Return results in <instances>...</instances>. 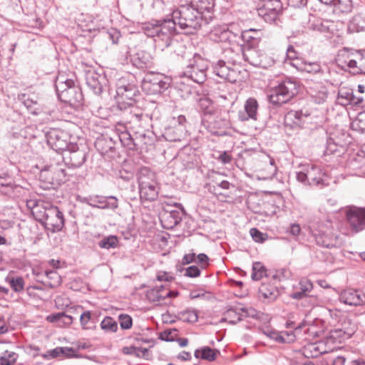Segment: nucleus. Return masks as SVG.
Segmentation results:
<instances>
[{"label": "nucleus", "instance_id": "obj_15", "mask_svg": "<svg viewBox=\"0 0 365 365\" xmlns=\"http://www.w3.org/2000/svg\"><path fill=\"white\" fill-rule=\"evenodd\" d=\"M116 93L122 100L132 101L138 95V90L135 85L129 83L125 78H121L116 83Z\"/></svg>", "mask_w": 365, "mask_h": 365}, {"label": "nucleus", "instance_id": "obj_43", "mask_svg": "<svg viewBox=\"0 0 365 365\" xmlns=\"http://www.w3.org/2000/svg\"><path fill=\"white\" fill-rule=\"evenodd\" d=\"M250 234L252 237L253 240L257 243H263L268 239V235L260 232L257 228H251Z\"/></svg>", "mask_w": 365, "mask_h": 365}, {"label": "nucleus", "instance_id": "obj_40", "mask_svg": "<svg viewBox=\"0 0 365 365\" xmlns=\"http://www.w3.org/2000/svg\"><path fill=\"white\" fill-rule=\"evenodd\" d=\"M87 84L92 89L94 93L100 94L103 91V86L99 81L94 76H91L87 78Z\"/></svg>", "mask_w": 365, "mask_h": 365}, {"label": "nucleus", "instance_id": "obj_46", "mask_svg": "<svg viewBox=\"0 0 365 365\" xmlns=\"http://www.w3.org/2000/svg\"><path fill=\"white\" fill-rule=\"evenodd\" d=\"M327 24H328V29H329V34H336L337 31H339L341 28L342 27L343 24L341 21H332L327 19Z\"/></svg>", "mask_w": 365, "mask_h": 365}, {"label": "nucleus", "instance_id": "obj_32", "mask_svg": "<svg viewBox=\"0 0 365 365\" xmlns=\"http://www.w3.org/2000/svg\"><path fill=\"white\" fill-rule=\"evenodd\" d=\"M299 71H304L309 73H317L321 72L322 67L321 65L318 62H307L302 61L300 63H297V64H294Z\"/></svg>", "mask_w": 365, "mask_h": 365}, {"label": "nucleus", "instance_id": "obj_29", "mask_svg": "<svg viewBox=\"0 0 365 365\" xmlns=\"http://www.w3.org/2000/svg\"><path fill=\"white\" fill-rule=\"evenodd\" d=\"M233 36L232 32L225 28H215L210 34V38L218 42L230 41Z\"/></svg>", "mask_w": 365, "mask_h": 365}, {"label": "nucleus", "instance_id": "obj_8", "mask_svg": "<svg viewBox=\"0 0 365 365\" xmlns=\"http://www.w3.org/2000/svg\"><path fill=\"white\" fill-rule=\"evenodd\" d=\"M46 138L48 144L58 153L66 151L70 148H74L76 147L70 142V134L58 128L51 129L47 133Z\"/></svg>", "mask_w": 365, "mask_h": 365}, {"label": "nucleus", "instance_id": "obj_62", "mask_svg": "<svg viewBox=\"0 0 365 365\" xmlns=\"http://www.w3.org/2000/svg\"><path fill=\"white\" fill-rule=\"evenodd\" d=\"M297 52L295 51L293 46H289L287 49V58L290 60H294L297 58Z\"/></svg>", "mask_w": 365, "mask_h": 365}, {"label": "nucleus", "instance_id": "obj_13", "mask_svg": "<svg viewBox=\"0 0 365 365\" xmlns=\"http://www.w3.org/2000/svg\"><path fill=\"white\" fill-rule=\"evenodd\" d=\"M185 123L186 118L182 115L172 118L170 126L165 132L167 137L170 141L181 140V138L184 137L186 132Z\"/></svg>", "mask_w": 365, "mask_h": 365}, {"label": "nucleus", "instance_id": "obj_42", "mask_svg": "<svg viewBox=\"0 0 365 365\" xmlns=\"http://www.w3.org/2000/svg\"><path fill=\"white\" fill-rule=\"evenodd\" d=\"M257 67L267 68L272 66L274 63V58L267 53L261 52Z\"/></svg>", "mask_w": 365, "mask_h": 365}, {"label": "nucleus", "instance_id": "obj_35", "mask_svg": "<svg viewBox=\"0 0 365 365\" xmlns=\"http://www.w3.org/2000/svg\"><path fill=\"white\" fill-rule=\"evenodd\" d=\"M45 274L48 281L46 282L51 288H55L61 285L62 282L60 274L55 270H46Z\"/></svg>", "mask_w": 365, "mask_h": 365}, {"label": "nucleus", "instance_id": "obj_7", "mask_svg": "<svg viewBox=\"0 0 365 365\" xmlns=\"http://www.w3.org/2000/svg\"><path fill=\"white\" fill-rule=\"evenodd\" d=\"M208 63L200 55H194L183 71V75L197 83H202L207 78Z\"/></svg>", "mask_w": 365, "mask_h": 365}, {"label": "nucleus", "instance_id": "obj_3", "mask_svg": "<svg viewBox=\"0 0 365 365\" xmlns=\"http://www.w3.org/2000/svg\"><path fill=\"white\" fill-rule=\"evenodd\" d=\"M142 29L146 36L158 38L165 41L166 45H169L172 36L175 34V23L170 19H152L143 23Z\"/></svg>", "mask_w": 365, "mask_h": 365}, {"label": "nucleus", "instance_id": "obj_48", "mask_svg": "<svg viewBox=\"0 0 365 365\" xmlns=\"http://www.w3.org/2000/svg\"><path fill=\"white\" fill-rule=\"evenodd\" d=\"M200 269L197 266H190L185 270L184 275L188 277H197L200 275Z\"/></svg>", "mask_w": 365, "mask_h": 365}, {"label": "nucleus", "instance_id": "obj_5", "mask_svg": "<svg viewBox=\"0 0 365 365\" xmlns=\"http://www.w3.org/2000/svg\"><path fill=\"white\" fill-rule=\"evenodd\" d=\"M140 197L142 201H154L158 195L159 186L155 174L147 168H141L138 175Z\"/></svg>", "mask_w": 365, "mask_h": 365}, {"label": "nucleus", "instance_id": "obj_10", "mask_svg": "<svg viewBox=\"0 0 365 365\" xmlns=\"http://www.w3.org/2000/svg\"><path fill=\"white\" fill-rule=\"evenodd\" d=\"M325 174L322 169L314 165H308L304 171L297 173V179L299 182L309 185H324Z\"/></svg>", "mask_w": 365, "mask_h": 365}, {"label": "nucleus", "instance_id": "obj_26", "mask_svg": "<svg viewBox=\"0 0 365 365\" xmlns=\"http://www.w3.org/2000/svg\"><path fill=\"white\" fill-rule=\"evenodd\" d=\"M354 331L352 329H334L330 331L329 335L327 338V341L333 343H341L346 339H349L353 334Z\"/></svg>", "mask_w": 365, "mask_h": 365}, {"label": "nucleus", "instance_id": "obj_12", "mask_svg": "<svg viewBox=\"0 0 365 365\" xmlns=\"http://www.w3.org/2000/svg\"><path fill=\"white\" fill-rule=\"evenodd\" d=\"M344 53L338 56L337 61L341 66H347L354 73H365V51L357 52L352 54L351 57L347 56V59L342 60Z\"/></svg>", "mask_w": 365, "mask_h": 365}, {"label": "nucleus", "instance_id": "obj_45", "mask_svg": "<svg viewBox=\"0 0 365 365\" xmlns=\"http://www.w3.org/2000/svg\"><path fill=\"white\" fill-rule=\"evenodd\" d=\"M119 324L122 329H129L132 327V318L128 314H120L118 317Z\"/></svg>", "mask_w": 365, "mask_h": 365}, {"label": "nucleus", "instance_id": "obj_30", "mask_svg": "<svg viewBox=\"0 0 365 365\" xmlns=\"http://www.w3.org/2000/svg\"><path fill=\"white\" fill-rule=\"evenodd\" d=\"M259 294L264 298L272 302L279 296L277 288L273 285L267 284H262L259 289Z\"/></svg>", "mask_w": 365, "mask_h": 365}, {"label": "nucleus", "instance_id": "obj_16", "mask_svg": "<svg viewBox=\"0 0 365 365\" xmlns=\"http://www.w3.org/2000/svg\"><path fill=\"white\" fill-rule=\"evenodd\" d=\"M179 292L167 289L165 286H156L146 292L147 299L151 302L161 303L168 298L177 297Z\"/></svg>", "mask_w": 365, "mask_h": 365}, {"label": "nucleus", "instance_id": "obj_17", "mask_svg": "<svg viewBox=\"0 0 365 365\" xmlns=\"http://www.w3.org/2000/svg\"><path fill=\"white\" fill-rule=\"evenodd\" d=\"M41 178L53 185H61L66 180V173L61 165L50 166L41 172Z\"/></svg>", "mask_w": 365, "mask_h": 365}, {"label": "nucleus", "instance_id": "obj_21", "mask_svg": "<svg viewBox=\"0 0 365 365\" xmlns=\"http://www.w3.org/2000/svg\"><path fill=\"white\" fill-rule=\"evenodd\" d=\"M131 62L134 66L140 69L150 68L153 64L151 55L143 50L138 51L132 56Z\"/></svg>", "mask_w": 365, "mask_h": 365}, {"label": "nucleus", "instance_id": "obj_27", "mask_svg": "<svg viewBox=\"0 0 365 365\" xmlns=\"http://www.w3.org/2000/svg\"><path fill=\"white\" fill-rule=\"evenodd\" d=\"M242 56L245 61L251 65L257 67L261 51L256 48L246 46L242 49Z\"/></svg>", "mask_w": 365, "mask_h": 365}, {"label": "nucleus", "instance_id": "obj_6", "mask_svg": "<svg viewBox=\"0 0 365 365\" xmlns=\"http://www.w3.org/2000/svg\"><path fill=\"white\" fill-rule=\"evenodd\" d=\"M298 93L297 83L291 79H287L279 83L270 91L269 101L274 105L287 103Z\"/></svg>", "mask_w": 365, "mask_h": 365}, {"label": "nucleus", "instance_id": "obj_47", "mask_svg": "<svg viewBox=\"0 0 365 365\" xmlns=\"http://www.w3.org/2000/svg\"><path fill=\"white\" fill-rule=\"evenodd\" d=\"M200 106L205 113H212L213 107L212 102L208 98H201L200 100Z\"/></svg>", "mask_w": 365, "mask_h": 365}, {"label": "nucleus", "instance_id": "obj_52", "mask_svg": "<svg viewBox=\"0 0 365 365\" xmlns=\"http://www.w3.org/2000/svg\"><path fill=\"white\" fill-rule=\"evenodd\" d=\"M314 29L322 33H329L327 19H323L314 24Z\"/></svg>", "mask_w": 365, "mask_h": 365}, {"label": "nucleus", "instance_id": "obj_39", "mask_svg": "<svg viewBox=\"0 0 365 365\" xmlns=\"http://www.w3.org/2000/svg\"><path fill=\"white\" fill-rule=\"evenodd\" d=\"M122 352L124 354L133 355L137 357L143 356L146 352L147 349L140 347H135L134 346H125L122 349Z\"/></svg>", "mask_w": 365, "mask_h": 365}, {"label": "nucleus", "instance_id": "obj_20", "mask_svg": "<svg viewBox=\"0 0 365 365\" xmlns=\"http://www.w3.org/2000/svg\"><path fill=\"white\" fill-rule=\"evenodd\" d=\"M213 73L220 78L232 82L235 81L236 72L225 65L222 60L218 61L213 65Z\"/></svg>", "mask_w": 365, "mask_h": 365}, {"label": "nucleus", "instance_id": "obj_50", "mask_svg": "<svg viewBox=\"0 0 365 365\" xmlns=\"http://www.w3.org/2000/svg\"><path fill=\"white\" fill-rule=\"evenodd\" d=\"M281 343H292L295 341V335L293 331L281 332Z\"/></svg>", "mask_w": 365, "mask_h": 365}, {"label": "nucleus", "instance_id": "obj_60", "mask_svg": "<svg viewBox=\"0 0 365 365\" xmlns=\"http://www.w3.org/2000/svg\"><path fill=\"white\" fill-rule=\"evenodd\" d=\"M107 201V208L109 209H115L118 207V200L116 197L113 196H110L106 198Z\"/></svg>", "mask_w": 365, "mask_h": 365}, {"label": "nucleus", "instance_id": "obj_4", "mask_svg": "<svg viewBox=\"0 0 365 365\" xmlns=\"http://www.w3.org/2000/svg\"><path fill=\"white\" fill-rule=\"evenodd\" d=\"M56 89L59 99L73 107H78L83 96L81 89L74 85L71 79L64 80L63 77H58L56 81Z\"/></svg>", "mask_w": 365, "mask_h": 365}, {"label": "nucleus", "instance_id": "obj_61", "mask_svg": "<svg viewBox=\"0 0 365 365\" xmlns=\"http://www.w3.org/2000/svg\"><path fill=\"white\" fill-rule=\"evenodd\" d=\"M196 259V255L195 253H188L184 255L182 262L184 264H188L192 262H195Z\"/></svg>", "mask_w": 365, "mask_h": 365}, {"label": "nucleus", "instance_id": "obj_59", "mask_svg": "<svg viewBox=\"0 0 365 365\" xmlns=\"http://www.w3.org/2000/svg\"><path fill=\"white\" fill-rule=\"evenodd\" d=\"M290 235L293 236H298L301 232V227L299 224H292L287 231Z\"/></svg>", "mask_w": 365, "mask_h": 365}, {"label": "nucleus", "instance_id": "obj_41", "mask_svg": "<svg viewBox=\"0 0 365 365\" xmlns=\"http://www.w3.org/2000/svg\"><path fill=\"white\" fill-rule=\"evenodd\" d=\"M353 91L349 89H341L338 93V101L343 106L349 105L350 98L352 96Z\"/></svg>", "mask_w": 365, "mask_h": 365}, {"label": "nucleus", "instance_id": "obj_55", "mask_svg": "<svg viewBox=\"0 0 365 365\" xmlns=\"http://www.w3.org/2000/svg\"><path fill=\"white\" fill-rule=\"evenodd\" d=\"M130 117L128 118V123L130 124H138L140 123L141 118L143 117V114L140 113H130Z\"/></svg>", "mask_w": 365, "mask_h": 365}, {"label": "nucleus", "instance_id": "obj_34", "mask_svg": "<svg viewBox=\"0 0 365 365\" xmlns=\"http://www.w3.org/2000/svg\"><path fill=\"white\" fill-rule=\"evenodd\" d=\"M73 350L71 348L67 347H56L52 350H49L46 353L41 354V357L46 360L56 358L61 355H69L70 352H73Z\"/></svg>", "mask_w": 365, "mask_h": 365}, {"label": "nucleus", "instance_id": "obj_2", "mask_svg": "<svg viewBox=\"0 0 365 365\" xmlns=\"http://www.w3.org/2000/svg\"><path fill=\"white\" fill-rule=\"evenodd\" d=\"M203 16L190 4L182 5L173 11L172 19L170 20L175 23V27L178 25L181 29H187L188 33L200 28L202 25ZM176 28H175V33Z\"/></svg>", "mask_w": 365, "mask_h": 365}, {"label": "nucleus", "instance_id": "obj_38", "mask_svg": "<svg viewBox=\"0 0 365 365\" xmlns=\"http://www.w3.org/2000/svg\"><path fill=\"white\" fill-rule=\"evenodd\" d=\"M118 244V240L114 235H110L108 237H104L98 242L100 247L107 250L116 247Z\"/></svg>", "mask_w": 365, "mask_h": 365}, {"label": "nucleus", "instance_id": "obj_44", "mask_svg": "<svg viewBox=\"0 0 365 365\" xmlns=\"http://www.w3.org/2000/svg\"><path fill=\"white\" fill-rule=\"evenodd\" d=\"M16 361V354L13 351H5L0 358L1 365H12Z\"/></svg>", "mask_w": 365, "mask_h": 365}, {"label": "nucleus", "instance_id": "obj_37", "mask_svg": "<svg viewBox=\"0 0 365 365\" xmlns=\"http://www.w3.org/2000/svg\"><path fill=\"white\" fill-rule=\"evenodd\" d=\"M101 327L106 332H115L118 330V323L112 317H105L101 323Z\"/></svg>", "mask_w": 365, "mask_h": 365}, {"label": "nucleus", "instance_id": "obj_63", "mask_svg": "<svg viewBox=\"0 0 365 365\" xmlns=\"http://www.w3.org/2000/svg\"><path fill=\"white\" fill-rule=\"evenodd\" d=\"M218 159L223 163L227 164L230 163L232 158L230 155L228 154L227 152L225 151L222 153H221L218 158Z\"/></svg>", "mask_w": 365, "mask_h": 365}, {"label": "nucleus", "instance_id": "obj_18", "mask_svg": "<svg viewBox=\"0 0 365 365\" xmlns=\"http://www.w3.org/2000/svg\"><path fill=\"white\" fill-rule=\"evenodd\" d=\"M339 299L350 306H361L365 304V294L359 290L347 289L341 292Z\"/></svg>", "mask_w": 365, "mask_h": 365}, {"label": "nucleus", "instance_id": "obj_54", "mask_svg": "<svg viewBox=\"0 0 365 365\" xmlns=\"http://www.w3.org/2000/svg\"><path fill=\"white\" fill-rule=\"evenodd\" d=\"M158 281L170 282L173 279V277L168 272H159L156 276Z\"/></svg>", "mask_w": 365, "mask_h": 365}, {"label": "nucleus", "instance_id": "obj_64", "mask_svg": "<svg viewBox=\"0 0 365 365\" xmlns=\"http://www.w3.org/2000/svg\"><path fill=\"white\" fill-rule=\"evenodd\" d=\"M307 0H288V4L293 7H300L307 4Z\"/></svg>", "mask_w": 365, "mask_h": 365}, {"label": "nucleus", "instance_id": "obj_53", "mask_svg": "<svg viewBox=\"0 0 365 365\" xmlns=\"http://www.w3.org/2000/svg\"><path fill=\"white\" fill-rule=\"evenodd\" d=\"M164 217H166L167 219H173V220L170 222L171 225H170V227H173V226L176 225L180 221V218L178 217V212L177 211L167 213Z\"/></svg>", "mask_w": 365, "mask_h": 365}, {"label": "nucleus", "instance_id": "obj_19", "mask_svg": "<svg viewBox=\"0 0 365 365\" xmlns=\"http://www.w3.org/2000/svg\"><path fill=\"white\" fill-rule=\"evenodd\" d=\"M313 284L310 279L302 278L297 285L293 287L294 291L290 297L294 299H301L308 297V294L313 289Z\"/></svg>", "mask_w": 365, "mask_h": 365}, {"label": "nucleus", "instance_id": "obj_11", "mask_svg": "<svg viewBox=\"0 0 365 365\" xmlns=\"http://www.w3.org/2000/svg\"><path fill=\"white\" fill-rule=\"evenodd\" d=\"M282 4L279 0H260L257 12L267 22L274 21L281 13Z\"/></svg>", "mask_w": 365, "mask_h": 365}, {"label": "nucleus", "instance_id": "obj_14", "mask_svg": "<svg viewBox=\"0 0 365 365\" xmlns=\"http://www.w3.org/2000/svg\"><path fill=\"white\" fill-rule=\"evenodd\" d=\"M168 79L160 74H151L144 80L143 86L151 93H160L169 87Z\"/></svg>", "mask_w": 365, "mask_h": 365}, {"label": "nucleus", "instance_id": "obj_57", "mask_svg": "<svg viewBox=\"0 0 365 365\" xmlns=\"http://www.w3.org/2000/svg\"><path fill=\"white\" fill-rule=\"evenodd\" d=\"M64 317V313L59 312L56 314H50L46 317V320L49 322H60L61 319Z\"/></svg>", "mask_w": 365, "mask_h": 365}, {"label": "nucleus", "instance_id": "obj_51", "mask_svg": "<svg viewBox=\"0 0 365 365\" xmlns=\"http://www.w3.org/2000/svg\"><path fill=\"white\" fill-rule=\"evenodd\" d=\"M195 262L200 264L201 269H205L209 264V257L205 254H199L196 255Z\"/></svg>", "mask_w": 365, "mask_h": 365}, {"label": "nucleus", "instance_id": "obj_25", "mask_svg": "<svg viewBox=\"0 0 365 365\" xmlns=\"http://www.w3.org/2000/svg\"><path fill=\"white\" fill-rule=\"evenodd\" d=\"M219 354L220 351L218 350L209 346H202L197 349L194 353V356L196 359L208 361H215Z\"/></svg>", "mask_w": 365, "mask_h": 365}, {"label": "nucleus", "instance_id": "obj_58", "mask_svg": "<svg viewBox=\"0 0 365 365\" xmlns=\"http://www.w3.org/2000/svg\"><path fill=\"white\" fill-rule=\"evenodd\" d=\"M183 316L185 317L184 319L189 322H195L197 320L198 318L197 314L192 311L186 312L183 314Z\"/></svg>", "mask_w": 365, "mask_h": 365}, {"label": "nucleus", "instance_id": "obj_22", "mask_svg": "<svg viewBox=\"0 0 365 365\" xmlns=\"http://www.w3.org/2000/svg\"><path fill=\"white\" fill-rule=\"evenodd\" d=\"M307 115H304L302 111L290 110L284 116V124L291 128H301Z\"/></svg>", "mask_w": 365, "mask_h": 365}, {"label": "nucleus", "instance_id": "obj_1", "mask_svg": "<svg viewBox=\"0 0 365 365\" xmlns=\"http://www.w3.org/2000/svg\"><path fill=\"white\" fill-rule=\"evenodd\" d=\"M28 207L35 219L52 232H59L64 226L63 213L56 206L44 201H29Z\"/></svg>", "mask_w": 365, "mask_h": 365}, {"label": "nucleus", "instance_id": "obj_56", "mask_svg": "<svg viewBox=\"0 0 365 365\" xmlns=\"http://www.w3.org/2000/svg\"><path fill=\"white\" fill-rule=\"evenodd\" d=\"M91 317V314L89 311L84 312L81 315L80 320H81V324L83 328H86V326H87L88 322L90 321Z\"/></svg>", "mask_w": 365, "mask_h": 365}, {"label": "nucleus", "instance_id": "obj_33", "mask_svg": "<svg viewBox=\"0 0 365 365\" xmlns=\"http://www.w3.org/2000/svg\"><path fill=\"white\" fill-rule=\"evenodd\" d=\"M5 280L10 285L12 290L16 293L21 292L24 289L25 282L21 277L9 275Z\"/></svg>", "mask_w": 365, "mask_h": 365}, {"label": "nucleus", "instance_id": "obj_24", "mask_svg": "<svg viewBox=\"0 0 365 365\" xmlns=\"http://www.w3.org/2000/svg\"><path fill=\"white\" fill-rule=\"evenodd\" d=\"M316 240L319 245L327 248L336 247L339 243L338 236L330 230L319 234L317 236Z\"/></svg>", "mask_w": 365, "mask_h": 365}, {"label": "nucleus", "instance_id": "obj_28", "mask_svg": "<svg viewBox=\"0 0 365 365\" xmlns=\"http://www.w3.org/2000/svg\"><path fill=\"white\" fill-rule=\"evenodd\" d=\"M75 148L76 147L74 148H70L68 149L69 150H71V151L68 153L69 155L68 158H69L70 163L73 167L78 168L84 163L86 159V155L83 150L79 149L76 150Z\"/></svg>", "mask_w": 365, "mask_h": 365}, {"label": "nucleus", "instance_id": "obj_49", "mask_svg": "<svg viewBox=\"0 0 365 365\" xmlns=\"http://www.w3.org/2000/svg\"><path fill=\"white\" fill-rule=\"evenodd\" d=\"M14 187L11 181L6 183L0 182V192L2 194L11 195L14 192Z\"/></svg>", "mask_w": 365, "mask_h": 365}, {"label": "nucleus", "instance_id": "obj_9", "mask_svg": "<svg viewBox=\"0 0 365 365\" xmlns=\"http://www.w3.org/2000/svg\"><path fill=\"white\" fill-rule=\"evenodd\" d=\"M345 220L353 233L365 230V207L350 206L344 210Z\"/></svg>", "mask_w": 365, "mask_h": 365}, {"label": "nucleus", "instance_id": "obj_36", "mask_svg": "<svg viewBox=\"0 0 365 365\" xmlns=\"http://www.w3.org/2000/svg\"><path fill=\"white\" fill-rule=\"evenodd\" d=\"M267 276V269L264 266L259 262L253 263L252 279L257 281Z\"/></svg>", "mask_w": 365, "mask_h": 365}, {"label": "nucleus", "instance_id": "obj_23", "mask_svg": "<svg viewBox=\"0 0 365 365\" xmlns=\"http://www.w3.org/2000/svg\"><path fill=\"white\" fill-rule=\"evenodd\" d=\"M257 109L258 103L257 100L252 98H248L245 104V110L246 114L240 113V119L242 121L247 120L250 118L257 120Z\"/></svg>", "mask_w": 365, "mask_h": 365}, {"label": "nucleus", "instance_id": "obj_31", "mask_svg": "<svg viewBox=\"0 0 365 365\" xmlns=\"http://www.w3.org/2000/svg\"><path fill=\"white\" fill-rule=\"evenodd\" d=\"M193 6L202 16L204 12L210 14L215 6V0H190Z\"/></svg>", "mask_w": 365, "mask_h": 365}]
</instances>
